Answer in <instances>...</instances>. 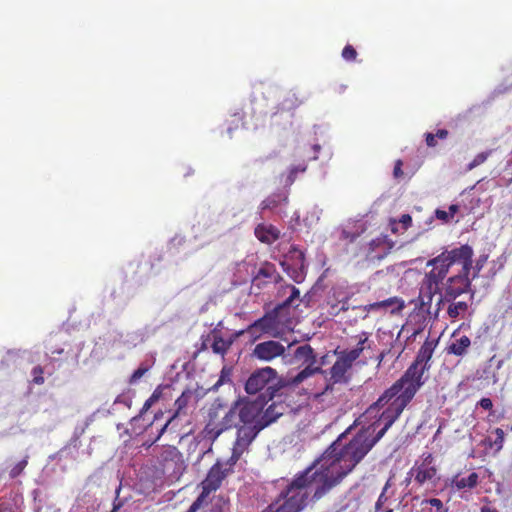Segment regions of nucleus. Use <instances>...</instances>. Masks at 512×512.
I'll return each mask as SVG.
<instances>
[{"instance_id":"20e7f679","label":"nucleus","mask_w":512,"mask_h":512,"mask_svg":"<svg viewBox=\"0 0 512 512\" xmlns=\"http://www.w3.org/2000/svg\"><path fill=\"white\" fill-rule=\"evenodd\" d=\"M235 414L241 423L237 431L236 449L243 451L256 438V400L246 396L239 397L224 419L231 422Z\"/></svg>"},{"instance_id":"a18cd8bd","label":"nucleus","mask_w":512,"mask_h":512,"mask_svg":"<svg viewBox=\"0 0 512 512\" xmlns=\"http://www.w3.org/2000/svg\"><path fill=\"white\" fill-rule=\"evenodd\" d=\"M162 394H163V388L162 386H158L154 391L153 393L151 394V396L149 398H151V400L156 403L161 397H162Z\"/></svg>"},{"instance_id":"9b49d317","label":"nucleus","mask_w":512,"mask_h":512,"mask_svg":"<svg viewBox=\"0 0 512 512\" xmlns=\"http://www.w3.org/2000/svg\"><path fill=\"white\" fill-rule=\"evenodd\" d=\"M353 361L342 351L338 353L337 359L330 368V381L333 384H346L350 380L348 372L352 368Z\"/></svg>"},{"instance_id":"4468645a","label":"nucleus","mask_w":512,"mask_h":512,"mask_svg":"<svg viewBox=\"0 0 512 512\" xmlns=\"http://www.w3.org/2000/svg\"><path fill=\"white\" fill-rule=\"evenodd\" d=\"M281 264L293 281L296 283H301L304 281L306 276L305 255L302 251L297 253L292 265L286 262H282Z\"/></svg>"},{"instance_id":"cd10ccee","label":"nucleus","mask_w":512,"mask_h":512,"mask_svg":"<svg viewBox=\"0 0 512 512\" xmlns=\"http://www.w3.org/2000/svg\"><path fill=\"white\" fill-rule=\"evenodd\" d=\"M227 122V133L231 136L233 130H237L244 126V114L242 112H236L230 116V119Z\"/></svg>"},{"instance_id":"39448f33","label":"nucleus","mask_w":512,"mask_h":512,"mask_svg":"<svg viewBox=\"0 0 512 512\" xmlns=\"http://www.w3.org/2000/svg\"><path fill=\"white\" fill-rule=\"evenodd\" d=\"M238 458L239 456L233 453L227 460L218 459L212 465L206 477L200 483L201 493L186 512H197L201 507L208 504L209 495L218 490L225 478L233 472V467Z\"/></svg>"},{"instance_id":"2eb2a0df","label":"nucleus","mask_w":512,"mask_h":512,"mask_svg":"<svg viewBox=\"0 0 512 512\" xmlns=\"http://www.w3.org/2000/svg\"><path fill=\"white\" fill-rule=\"evenodd\" d=\"M285 406L283 403L273 402L264 411L263 414L258 413V432L275 422L280 416L283 415Z\"/></svg>"},{"instance_id":"1a4fd4ad","label":"nucleus","mask_w":512,"mask_h":512,"mask_svg":"<svg viewBox=\"0 0 512 512\" xmlns=\"http://www.w3.org/2000/svg\"><path fill=\"white\" fill-rule=\"evenodd\" d=\"M438 468L434 463L432 453L425 452L421 455V462H416L408 474L414 476V481L422 486L425 483H434L437 479Z\"/></svg>"},{"instance_id":"603ef678","label":"nucleus","mask_w":512,"mask_h":512,"mask_svg":"<svg viewBox=\"0 0 512 512\" xmlns=\"http://www.w3.org/2000/svg\"><path fill=\"white\" fill-rule=\"evenodd\" d=\"M435 136L439 139H445L448 136V131L445 129L437 130Z\"/></svg>"},{"instance_id":"bf43d9fd","label":"nucleus","mask_w":512,"mask_h":512,"mask_svg":"<svg viewBox=\"0 0 512 512\" xmlns=\"http://www.w3.org/2000/svg\"><path fill=\"white\" fill-rule=\"evenodd\" d=\"M263 321H264V319H263V318L258 319V321H257L258 328H260V327H262V326H263Z\"/></svg>"},{"instance_id":"7c9ffc66","label":"nucleus","mask_w":512,"mask_h":512,"mask_svg":"<svg viewBox=\"0 0 512 512\" xmlns=\"http://www.w3.org/2000/svg\"><path fill=\"white\" fill-rule=\"evenodd\" d=\"M28 459H29V456L26 455L21 461L16 463L11 468V470L9 471V476H10L11 479H15L16 477H18L24 471V469L28 465Z\"/></svg>"},{"instance_id":"f704fd0d","label":"nucleus","mask_w":512,"mask_h":512,"mask_svg":"<svg viewBox=\"0 0 512 512\" xmlns=\"http://www.w3.org/2000/svg\"><path fill=\"white\" fill-rule=\"evenodd\" d=\"M342 57L346 61H354L357 57V51L352 45L348 44L342 50Z\"/></svg>"},{"instance_id":"c85d7f7f","label":"nucleus","mask_w":512,"mask_h":512,"mask_svg":"<svg viewBox=\"0 0 512 512\" xmlns=\"http://www.w3.org/2000/svg\"><path fill=\"white\" fill-rule=\"evenodd\" d=\"M494 434L496 435L495 440L491 441L490 439H488L487 442H488V445L490 448H494L496 452H499L502 450V448L504 446L505 433H504L503 429L496 428L494 430Z\"/></svg>"},{"instance_id":"58836bf2","label":"nucleus","mask_w":512,"mask_h":512,"mask_svg":"<svg viewBox=\"0 0 512 512\" xmlns=\"http://www.w3.org/2000/svg\"><path fill=\"white\" fill-rule=\"evenodd\" d=\"M483 502H485V504L481 506L480 512H499L487 497L483 498Z\"/></svg>"},{"instance_id":"6e6d98bb","label":"nucleus","mask_w":512,"mask_h":512,"mask_svg":"<svg viewBox=\"0 0 512 512\" xmlns=\"http://www.w3.org/2000/svg\"><path fill=\"white\" fill-rule=\"evenodd\" d=\"M122 506V503L119 502V503H114L113 505V509H112V512H116L120 509V507Z\"/></svg>"},{"instance_id":"864d4df0","label":"nucleus","mask_w":512,"mask_h":512,"mask_svg":"<svg viewBox=\"0 0 512 512\" xmlns=\"http://www.w3.org/2000/svg\"><path fill=\"white\" fill-rule=\"evenodd\" d=\"M168 453L170 454V456H171L172 458L177 457V456H179V455H180L179 451H178V450H177V448H175V447L170 448V449L168 450Z\"/></svg>"},{"instance_id":"423d86ee","label":"nucleus","mask_w":512,"mask_h":512,"mask_svg":"<svg viewBox=\"0 0 512 512\" xmlns=\"http://www.w3.org/2000/svg\"><path fill=\"white\" fill-rule=\"evenodd\" d=\"M288 386H295L290 383V377L278 376L276 370L269 366L258 368V407L262 408L269 400L279 396L280 391Z\"/></svg>"},{"instance_id":"5701e85b","label":"nucleus","mask_w":512,"mask_h":512,"mask_svg":"<svg viewBox=\"0 0 512 512\" xmlns=\"http://www.w3.org/2000/svg\"><path fill=\"white\" fill-rule=\"evenodd\" d=\"M421 505L424 512H448V508L439 498L424 499Z\"/></svg>"},{"instance_id":"37998d69","label":"nucleus","mask_w":512,"mask_h":512,"mask_svg":"<svg viewBox=\"0 0 512 512\" xmlns=\"http://www.w3.org/2000/svg\"><path fill=\"white\" fill-rule=\"evenodd\" d=\"M399 223H401L406 230L412 224V217L409 214H403L399 219Z\"/></svg>"},{"instance_id":"f3484780","label":"nucleus","mask_w":512,"mask_h":512,"mask_svg":"<svg viewBox=\"0 0 512 512\" xmlns=\"http://www.w3.org/2000/svg\"><path fill=\"white\" fill-rule=\"evenodd\" d=\"M209 338H211L210 347L213 353L221 355L222 357L228 352L234 340L233 337L228 339L223 338L221 332L217 329L210 331Z\"/></svg>"},{"instance_id":"4d7b16f0","label":"nucleus","mask_w":512,"mask_h":512,"mask_svg":"<svg viewBox=\"0 0 512 512\" xmlns=\"http://www.w3.org/2000/svg\"><path fill=\"white\" fill-rule=\"evenodd\" d=\"M512 184V172H511V176L506 180V186H509Z\"/></svg>"},{"instance_id":"79ce46f5","label":"nucleus","mask_w":512,"mask_h":512,"mask_svg":"<svg viewBox=\"0 0 512 512\" xmlns=\"http://www.w3.org/2000/svg\"><path fill=\"white\" fill-rule=\"evenodd\" d=\"M478 405L484 410H492L493 402L490 398H481Z\"/></svg>"},{"instance_id":"473e14b6","label":"nucleus","mask_w":512,"mask_h":512,"mask_svg":"<svg viewBox=\"0 0 512 512\" xmlns=\"http://www.w3.org/2000/svg\"><path fill=\"white\" fill-rule=\"evenodd\" d=\"M287 287L291 290L290 296L282 304L278 305L279 309L290 306L300 296V291L295 286L288 285Z\"/></svg>"},{"instance_id":"393cba45","label":"nucleus","mask_w":512,"mask_h":512,"mask_svg":"<svg viewBox=\"0 0 512 512\" xmlns=\"http://www.w3.org/2000/svg\"><path fill=\"white\" fill-rule=\"evenodd\" d=\"M468 309V304L465 301L454 302L450 301V304L447 309V314L450 318L456 319L460 315L464 314Z\"/></svg>"},{"instance_id":"2f4dec72","label":"nucleus","mask_w":512,"mask_h":512,"mask_svg":"<svg viewBox=\"0 0 512 512\" xmlns=\"http://www.w3.org/2000/svg\"><path fill=\"white\" fill-rule=\"evenodd\" d=\"M306 169H307L306 164H299L296 166H292L289 170V174L287 176L286 183L292 184L295 181V179L297 178V174L304 173L306 171Z\"/></svg>"},{"instance_id":"a211bd4d","label":"nucleus","mask_w":512,"mask_h":512,"mask_svg":"<svg viewBox=\"0 0 512 512\" xmlns=\"http://www.w3.org/2000/svg\"><path fill=\"white\" fill-rule=\"evenodd\" d=\"M471 347V339L467 335L454 338L446 347L447 354L457 357H464L468 354Z\"/></svg>"},{"instance_id":"de8ad7c7","label":"nucleus","mask_w":512,"mask_h":512,"mask_svg":"<svg viewBox=\"0 0 512 512\" xmlns=\"http://www.w3.org/2000/svg\"><path fill=\"white\" fill-rule=\"evenodd\" d=\"M209 342H211V338H209V334H207L206 336L203 335L201 337V346H200L199 351L207 350Z\"/></svg>"},{"instance_id":"aec40b11","label":"nucleus","mask_w":512,"mask_h":512,"mask_svg":"<svg viewBox=\"0 0 512 512\" xmlns=\"http://www.w3.org/2000/svg\"><path fill=\"white\" fill-rule=\"evenodd\" d=\"M280 230L274 225L258 224V240L262 243L272 244L280 238Z\"/></svg>"},{"instance_id":"3c124183","label":"nucleus","mask_w":512,"mask_h":512,"mask_svg":"<svg viewBox=\"0 0 512 512\" xmlns=\"http://www.w3.org/2000/svg\"><path fill=\"white\" fill-rule=\"evenodd\" d=\"M459 211V206L456 205V204H452L449 206V211H447L449 213V216L451 217V219L454 217V215Z\"/></svg>"},{"instance_id":"f257e3e1","label":"nucleus","mask_w":512,"mask_h":512,"mask_svg":"<svg viewBox=\"0 0 512 512\" xmlns=\"http://www.w3.org/2000/svg\"><path fill=\"white\" fill-rule=\"evenodd\" d=\"M377 442L372 426L360 429L345 445L333 442L311 466L297 474L279 499L263 512H300L309 501L317 502L348 475Z\"/></svg>"},{"instance_id":"ea45409f","label":"nucleus","mask_w":512,"mask_h":512,"mask_svg":"<svg viewBox=\"0 0 512 512\" xmlns=\"http://www.w3.org/2000/svg\"><path fill=\"white\" fill-rule=\"evenodd\" d=\"M435 216L437 219L447 223L451 220V217L449 216V213L447 211H444V210H441V209H437L435 211Z\"/></svg>"},{"instance_id":"052dcab7","label":"nucleus","mask_w":512,"mask_h":512,"mask_svg":"<svg viewBox=\"0 0 512 512\" xmlns=\"http://www.w3.org/2000/svg\"><path fill=\"white\" fill-rule=\"evenodd\" d=\"M255 327H256V322H254V323L250 324V326H249V332L251 333V332H252V330H253Z\"/></svg>"},{"instance_id":"7ed1b4c3","label":"nucleus","mask_w":512,"mask_h":512,"mask_svg":"<svg viewBox=\"0 0 512 512\" xmlns=\"http://www.w3.org/2000/svg\"><path fill=\"white\" fill-rule=\"evenodd\" d=\"M473 249L470 245L464 244L452 250H445L438 256L428 260L426 266L432 267L423 278L422 288L419 295L420 306L430 304L436 294L442 293L444 280L447 278L451 266L465 262L469 265V257H473Z\"/></svg>"},{"instance_id":"9d476101","label":"nucleus","mask_w":512,"mask_h":512,"mask_svg":"<svg viewBox=\"0 0 512 512\" xmlns=\"http://www.w3.org/2000/svg\"><path fill=\"white\" fill-rule=\"evenodd\" d=\"M231 426L230 421L223 418L222 422H215L212 419L205 425L200 432L199 437L209 442V446L198 457L197 462L201 461L203 457L212 452L213 442L222 434L223 431Z\"/></svg>"},{"instance_id":"0eeeda50","label":"nucleus","mask_w":512,"mask_h":512,"mask_svg":"<svg viewBox=\"0 0 512 512\" xmlns=\"http://www.w3.org/2000/svg\"><path fill=\"white\" fill-rule=\"evenodd\" d=\"M473 260L469 257V265L465 266V262H461V270L458 274L447 278L446 283L442 286L443 294L439 300L441 302H450L460 295L468 292L471 286L469 273L472 268Z\"/></svg>"},{"instance_id":"09e8293b","label":"nucleus","mask_w":512,"mask_h":512,"mask_svg":"<svg viewBox=\"0 0 512 512\" xmlns=\"http://www.w3.org/2000/svg\"><path fill=\"white\" fill-rule=\"evenodd\" d=\"M154 404L155 403L151 400V398H148L140 410V415H143L145 412H147Z\"/></svg>"},{"instance_id":"f03ea898","label":"nucleus","mask_w":512,"mask_h":512,"mask_svg":"<svg viewBox=\"0 0 512 512\" xmlns=\"http://www.w3.org/2000/svg\"><path fill=\"white\" fill-rule=\"evenodd\" d=\"M438 345V339L427 337L419 348L414 361L406 369L403 375L396 380L381 396L372 403L367 409V413H378L383 409L379 416V421L384 426L375 434L373 439L378 442L388 431V429L401 416L404 409L413 400L416 393L425 384V372L431 368V359Z\"/></svg>"},{"instance_id":"bb28decb","label":"nucleus","mask_w":512,"mask_h":512,"mask_svg":"<svg viewBox=\"0 0 512 512\" xmlns=\"http://www.w3.org/2000/svg\"><path fill=\"white\" fill-rule=\"evenodd\" d=\"M287 197L282 194H272L268 198L262 201L261 206L262 210H274L277 208L282 202H286Z\"/></svg>"},{"instance_id":"a878e982","label":"nucleus","mask_w":512,"mask_h":512,"mask_svg":"<svg viewBox=\"0 0 512 512\" xmlns=\"http://www.w3.org/2000/svg\"><path fill=\"white\" fill-rule=\"evenodd\" d=\"M303 103L294 92H289L281 102V109L290 111L299 107Z\"/></svg>"},{"instance_id":"0e129e2a","label":"nucleus","mask_w":512,"mask_h":512,"mask_svg":"<svg viewBox=\"0 0 512 512\" xmlns=\"http://www.w3.org/2000/svg\"><path fill=\"white\" fill-rule=\"evenodd\" d=\"M510 431H512V425L510 426Z\"/></svg>"},{"instance_id":"e2e57ef3","label":"nucleus","mask_w":512,"mask_h":512,"mask_svg":"<svg viewBox=\"0 0 512 512\" xmlns=\"http://www.w3.org/2000/svg\"><path fill=\"white\" fill-rule=\"evenodd\" d=\"M243 334H244V331H240L237 334H235V336L237 337V336H240V335H243Z\"/></svg>"},{"instance_id":"4be33fe9","label":"nucleus","mask_w":512,"mask_h":512,"mask_svg":"<svg viewBox=\"0 0 512 512\" xmlns=\"http://www.w3.org/2000/svg\"><path fill=\"white\" fill-rule=\"evenodd\" d=\"M394 305H396V307L392 309L393 312L401 311L405 306L404 301L402 299L398 297H391L380 302L369 304L368 306H366V308L367 310H375L378 308H387Z\"/></svg>"},{"instance_id":"dca6fc26","label":"nucleus","mask_w":512,"mask_h":512,"mask_svg":"<svg viewBox=\"0 0 512 512\" xmlns=\"http://www.w3.org/2000/svg\"><path fill=\"white\" fill-rule=\"evenodd\" d=\"M355 338L357 339L356 346L350 350L342 351L353 362H355L365 350L371 349L373 345V341L370 340V334L368 332L363 331L355 336Z\"/></svg>"},{"instance_id":"49530a36","label":"nucleus","mask_w":512,"mask_h":512,"mask_svg":"<svg viewBox=\"0 0 512 512\" xmlns=\"http://www.w3.org/2000/svg\"><path fill=\"white\" fill-rule=\"evenodd\" d=\"M426 144L429 147H435L437 145L435 134H432V133H427L426 134Z\"/></svg>"},{"instance_id":"ddd939ff","label":"nucleus","mask_w":512,"mask_h":512,"mask_svg":"<svg viewBox=\"0 0 512 512\" xmlns=\"http://www.w3.org/2000/svg\"><path fill=\"white\" fill-rule=\"evenodd\" d=\"M286 347L275 340H267L258 343V360L272 361L273 359L284 356Z\"/></svg>"},{"instance_id":"4c0bfd02","label":"nucleus","mask_w":512,"mask_h":512,"mask_svg":"<svg viewBox=\"0 0 512 512\" xmlns=\"http://www.w3.org/2000/svg\"><path fill=\"white\" fill-rule=\"evenodd\" d=\"M387 488H388V483L385 485L382 493L378 497V500L375 505L376 512H381L382 505L387 501V497L385 496Z\"/></svg>"},{"instance_id":"a19ab883","label":"nucleus","mask_w":512,"mask_h":512,"mask_svg":"<svg viewBox=\"0 0 512 512\" xmlns=\"http://www.w3.org/2000/svg\"><path fill=\"white\" fill-rule=\"evenodd\" d=\"M229 376H230V373L228 370H226V368H223L222 371H221V375L217 381V383L215 384L216 387L222 385L223 383H225L226 381H229Z\"/></svg>"},{"instance_id":"13d9d810","label":"nucleus","mask_w":512,"mask_h":512,"mask_svg":"<svg viewBox=\"0 0 512 512\" xmlns=\"http://www.w3.org/2000/svg\"><path fill=\"white\" fill-rule=\"evenodd\" d=\"M413 476H410L409 474H407V477L405 478V483L408 485L410 482H411V478Z\"/></svg>"},{"instance_id":"8fccbe9b","label":"nucleus","mask_w":512,"mask_h":512,"mask_svg":"<svg viewBox=\"0 0 512 512\" xmlns=\"http://www.w3.org/2000/svg\"><path fill=\"white\" fill-rule=\"evenodd\" d=\"M311 149L313 150V155L310 157L312 160L318 159V153L321 150V146L319 144H314L311 146Z\"/></svg>"},{"instance_id":"b1692460","label":"nucleus","mask_w":512,"mask_h":512,"mask_svg":"<svg viewBox=\"0 0 512 512\" xmlns=\"http://www.w3.org/2000/svg\"><path fill=\"white\" fill-rule=\"evenodd\" d=\"M192 397V392L187 389L182 392V394L175 400V414L172 418L180 415L186 409L190 399Z\"/></svg>"},{"instance_id":"c9c22d12","label":"nucleus","mask_w":512,"mask_h":512,"mask_svg":"<svg viewBox=\"0 0 512 512\" xmlns=\"http://www.w3.org/2000/svg\"><path fill=\"white\" fill-rule=\"evenodd\" d=\"M245 391L250 395L256 394V372L250 374L245 384Z\"/></svg>"},{"instance_id":"5fc2aeb1","label":"nucleus","mask_w":512,"mask_h":512,"mask_svg":"<svg viewBox=\"0 0 512 512\" xmlns=\"http://www.w3.org/2000/svg\"><path fill=\"white\" fill-rule=\"evenodd\" d=\"M170 421H171V420L167 421V422L164 424V426L160 429L159 434H158V436L156 437L155 441H157V440L161 437V435L164 433V431L166 430L167 426L169 425Z\"/></svg>"},{"instance_id":"e433bc0d","label":"nucleus","mask_w":512,"mask_h":512,"mask_svg":"<svg viewBox=\"0 0 512 512\" xmlns=\"http://www.w3.org/2000/svg\"><path fill=\"white\" fill-rule=\"evenodd\" d=\"M148 371V368L140 366L131 375L129 382L136 383L144 374Z\"/></svg>"},{"instance_id":"6ab92c4d","label":"nucleus","mask_w":512,"mask_h":512,"mask_svg":"<svg viewBox=\"0 0 512 512\" xmlns=\"http://www.w3.org/2000/svg\"><path fill=\"white\" fill-rule=\"evenodd\" d=\"M264 279V283H278L282 280L280 274L276 271V267L272 263L265 262L258 270V288H260L259 281Z\"/></svg>"},{"instance_id":"c03bdc74","label":"nucleus","mask_w":512,"mask_h":512,"mask_svg":"<svg viewBox=\"0 0 512 512\" xmlns=\"http://www.w3.org/2000/svg\"><path fill=\"white\" fill-rule=\"evenodd\" d=\"M402 165H403V163L401 160H397L395 162L394 169H393V175L395 178H400L401 176H403Z\"/></svg>"},{"instance_id":"680f3d73","label":"nucleus","mask_w":512,"mask_h":512,"mask_svg":"<svg viewBox=\"0 0 512 512\" xmlns=\"http://www.w3.org/2000/svg\"><path fill=\"white\" fill-rule=\"evenodd\" d=\"M328 390H332V387L328 384L325 388V392L328 391Z\"/></svg>"},{"instance_id":"72a5a7b5","label":"nucleus","mask_w":512,"mask_h":512,"mask_svg":"<svg viewBox=\"0 0 512 512\" xmlns=\"http://www.w3.org/2000/svg\"><path fill=\"white\" fill-rule=\"evenodd\" d=\"M32 376H33V379H32V382L34 384H37V385H42L44 383V377H43V374H44V370L43 368L38 365V366H35L33 369H32Z\"/></svg>"},{"instance_id":"412c9836","label":"nucleus","mask_w":512,"mask_h":512,"mask_svg":"<svg viewBox=\"0 0 512 512\" xmlns=\"http://www.w3.org/2000/svg\"><path fill=\"white\" fill-rule=\"evenodd\" d=\"M479 476L476 472H472L467 477H459L456 475L452 478L451 485L457 490L473 489L478 485Z\"/></svg>"},{"instance_id":"c756f323","label":"nucleus","mask_w":512,"mask_h":512,"mask_svg":"<svg viewBox=\"0 0 512 512\" xmlns=\"http://www.w3.org/2000/svg\"><path fill=\"white\" fill-rule=\"evenodd\" d=\"M491 154H492V150H487V151L478 153L473 158V160L467 165V170L470 171V170L476 168L477 166L483 164Z\"/></svg>"},{"instance_id":"f8f14e48","label":"nucleus","mask_w":512,"mask_h":512,"mask_svg":"<svg viewBox=\"0 0 512 512\" xmlns=\"http://www.w3.org/2000/svg\"><path fill=\"white\" fill-rule=\"evenodd\" d=\"M393 248L392 241L385 235H381L372 239L366 249V258L368 260H382Z\"/></svg>"},{"instance_id":"6e6552de","label":"nucleus","mask_w":512,"mask_h":512,"mask_svg":"<svg viewBox=\"0 0 512 512\" xmlns=\"http://www.w3.org/2000/svg\"><path fill=\"white\" fill-rule=\"evenodd\" d=\"M294 359L301 361L305 368L298 372L295 376L290 377V383L299 385L309 377L323 373L320 366H317V355L309 344L297 347L294 351Z\"/></svg>"}]
</instances>
